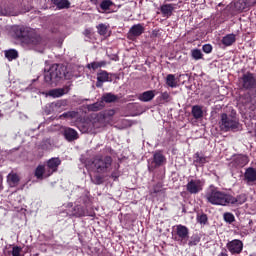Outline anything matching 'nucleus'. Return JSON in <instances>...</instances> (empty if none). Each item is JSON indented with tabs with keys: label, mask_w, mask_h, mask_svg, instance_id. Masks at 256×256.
I'll return each mask as SVG.
<instances>
[{
	"label": "nucleus",
	"mask_w": 256,
	"mask_h": 256,
	"mask_svg": "<svg viewBox=\"0 0 256 256\" xmlns=\"http://www.w3.org/2000/svg\"><path fill=\"white\" fill-rule=\"evenodd\" d=\"M205 199L211 205L227 207L229 205V193L219 190L214 185H210L205 191Z\"/></svg>",
	"instance_id": "obj_2"
},
{
	"label": "nucleus",
	"mask_w": 256,
	"mask_h": 256,
	"mask_svg": "<svg viewBox=\"0 0 256 256\" xmlns=\"http://www.w3.org/2000/svg\"><path fill=\"white\" fill-rule=\"evenodd\" d=\"M226 249L232 255H241V253H243V241L239 239L228 241L226 244Z\"/></svg>",
	"instance_id": "obj_9"
},
{
	"label": "nucleus",
	"mask_w": 256,
	"mask_h": 256,
	"mask_svg": "<svg viewBox=\"0 0 256 256\" xmlns=\"http://www.w3.org/2000/svg\"><path fill=\"white\" fill-rule=\"evenodd\" d=\"M197 221L200 223V225H207V214H201L197 216Z\"/></svg>",
	"instance_id": "obj_36"
},
{
	"label": "nucleus",
	"mask_w": 256,
	"mask_h": 256,
	"mask_svg": "<svg viewBox=\"0 0 256 256\" xmlns=\"http://www.w3.org/2000/svg\"><path fill=\"white\" fill-rule=\"evenodd\" d=\"M170 98H171V95H169L168 92H163L161 94V99H163V101H169Z\"/></svg>",
	"instance_id": "obj_44"
},
{
	"label": "nucleus",
	"mask_w": 256,
	"mask_h": 256,
	"mask_svg": "<svg viewBox=\"0 0 256 256\" xmlns=\"http://www.w3.org/2000/svg\"><path fill=\"white\" fill-rule=\"evenodd\" d=\"M5 57L8 61H13L19 57V52L15 49H10L5 51Z\"/></svg>",
	"instance_id": "obj_29"
},
{
	"label": "nucleus",
	"mask_w": 256,
	"mask_h": 256,
	"mask_svg": "<svg viewBox=\"0 0 256 256\" xmlns=\"http://www.w3.org/2000/svg\"><path fill=\"white\" fill-rule=\"evenodd\" d=\"M111 80L110 74L105 71L101 70L100 72L97 73V82H96V87L101 88L103 87V83H107Z\"/></svg>",
	"instance_id": "obj_12"
},
{
	"label": "nucleus",
	"mask_w": 256,
	"mask_h": 256,
	"mask_svg": "<svg viewBox=\"0 0 256 256\" xmlns=\"http://www.w3.org/2000/svg\"><path fill=\"white\" fill-rule=\"evenodd\" d=\"M144 31H145V28L143 27V25L136 24L130 28L129 34L132 37H139L140 35H143Z\"/></svg>",
	"instance_id": "obj_18"
},
{
	"label": "nucleus",
	"mask_w": 256,
	"mask_h": 256,
	"mask_svg": "<svg viewBox=\"0 0 256 256\" xmlns=\"http://www.w3.org/2000/svg\"><path fill=\"white\" fill-rule=\"evenodd\" d=\"M177 8V4H163L160 6V11L163 17H171L173 15V11Z\"/></svg>",
	"instance_id": "obj_17"
},
{
	"label": "nucleus",
	"mask_w": 256,
	"mask_h": 256,
	"mask_svg": "<svg viewBox=\"0 0 256 256\" xmlns=\"http://www.w3.org/2000/svg\"><path fill=\"white\" fill-rule=\"evenodd\" d=\"M48 95H49L50 97H54V98L63 97V95H65V89H63V88H57V89L50 90V91L48 92Z\"/></svg>",
	"instance_id": "obj_31"
},
{
	"label": "nucleus",
	"mask_w": 256,
	"mask_h": 256,
	"mask_svg": "<svg viewBox=\"0 0 256 256\" xmlns=\"http://www.w3.org/2000/svg\"><path fill=\"white\" fill-rule=\"evenodd\" d=\"M3 189V176L0 174V191Z\"/></svg>",
	"instance_id": "obj_50"
},
{
	"label": "nucleus",
	"mask_w": 256,
	"mask_h": 256,
	"mask_svg": "<svg viewBox=\"0 0 256 256\" xmlns=\"http://www.w3.org/2000/svg\"><path fill=\"white\" fill-rule=\"evenodd\" d=\"M58 9H69L71 5L68 0H51Z\"/></svg>",
	"instance_id": "obj_28"
},
{
	"label": "nucleus",
	"mask_w": 256,
	"mask_h": 256,
	"mask_svg": "<svg viewBox=\"0 0 256 256\" xmlns=\"http://www.w3.org/2000/svg\"><path fill=\"white\" fill-rule=\"evenodd\" d=\"M250 1V3H252V5H255V3H256V0H249Z\"/></svg>",
	"instance_id": "obj_52"
},
{
	"label": "nucleus",
	"mask_w": 256,
	"mask_h": 256,
	"mask_svg": "<svg viewBox=\"0 0 256 256\" xmlns=\"http://www.w3.org/2000/svg\"><path fill=\"white\" fill-rule=\"evenodd\" d=\"M240 85L242 89H246V91L256 89V74L250 72L243 74L240 78Z\"/></svg>",
	"instance_id": "obj_7"
},
{
	"label": "nucleus",
	"mask_w": 256,
	"mask_h": 256,
	"mask_svg": "<svg viewBox=\"0 0 256 256\" xmlns=\"http://www.w3.org/2000/svg\"><path fill=\"white\" fill-rule=\"evenodd\" d=\"M80 131H81L82 133H87V131H89V128H87V127H82V128H80Z\"/></svg>",
	"instance_id": "obj_51"
},
{
	"label": "nucleus",
	"mask_w": 256,
	"mask_h": 256,
	"mask_svg": "<svg viewBox=\"0 0 256 256\" xmlns=\"http://www.w3.org/2000/svg\"><path fill=\"white\" fill-rule=\"evenodd\" d=\"M173 239L178 245H187V241H189V228L181 224L176 225L174 227Z\"/></svg>",
	"instance_id": "obj_6"
},
{
	"label": "nucleus",
	"mask_w": 256,
	"mask_h": 256,
	"mask_svg": "<svg viewBox=\"0 0 256 256\" xmlns=\"http://www.w3.org/2000/svg\"><path fill=\"white\" fill-rule=\"evenodd\" d=\"M119 97L113 93H106L102 96V101L104 103H115Z\"/></svg>",
	"instance_id": "obj_27"
},
{
	"label": "nucleus",
	"mask_w": 256,
	"mask_h": 256,
	"mask_svg": "<svg viewBox=\"0 0 256 256\" xmlns=\"http://www.w3.org/2000/svg\"><path fill=\"white\" fill-rule=\"evenodd\" d=\"M197 243H199V239L189 241L188 245H189V247H193V246L197 245Z\"/></svg>",
	"instance_id": "obj_47"
},
{
	"label": "nucleus",
	"mask_w": 256,
	"mask_h": 256,
	"mask_svg": "<svg viewBox=\"0 0 256 256\" xmlns=\"http://www.w3.org/2000/svg\"><path fill=\"white\" fill-rule=\"evenodd\" d=\"M247 201V194H240L237 197L229 194L228 205H243Z\"/></svg>",
	"instance_id": "obj_14"
},
{
	"label": "nucleus",
	"mask_w": 256,
	"mask_h": 256,
	"mask_svg": "<svg viewBox=\"0 0 256 256\" xmlns=\"http://www.w3.org/2000/svg\"><path fill=\"white\" fill-rule=\"evenodd\" d=\"M244 181H246L247 185H251V183H255V181H256V169L255 168L249 167L245 170Z\"/></svg>",
	"instance_id": "obj_15"
},
{
	"label": "nucleus",
	"mask_w": 256,
	"mask_h": 256,
	"mask_svg": "<svg viewBox=\"0 0 256 256\" xmlns=\"http://www.w3.org/2000/svg\"><path fill=\"white\" fill-rule=\"evenodd\" d=\"M191 57L194 59V61H199L203 59V52H201L200 49L195 48L191 50Z\"/></svg>",
	"instance_id": "obj_32"
},
{
	"label": "nucleus",
	"mask_w": 256,
	"mask_h": 256,
	"mask_svg": "<svg viewBox=\"0 0 256 256\" xmlns=\"http://www.w3.org/2000/svg\"><path fill=\"white\" fill-rule=\"evenodd\" d=\"M88 69H93V71H96V69H99V63L98 62H91L87 65Z\"/></svg>",
	"instance_id": "obj_43"
},
{
	"label": "nucleus",
	"mask_w": 256,
	"mask_h": 256,
	"mask_svg": "<svg viewBox=\"0 0 256 256\" xmlns=\"http://www.w3.org/2000/svg\"><path fill=\"white\" fill-rule=\"evenodd\" d=\"M235 41H237V36H235V34H228L222 38V43L225 47H231Z\"/></svg>",
	"instance_id": "obj_22"
},
{
	"label": "nucleus",
	"mask_w": 256,
	"mask_h": 256,
	"mask_svg": "<svg viewBox=\"0 0 256 256\" xmlns=\"http://www.w3.org/2000/svg\"><path fill=\"white\" fill-rule=\"evenodd\" d=\"M0 15H3L5 17H13L16 15V13L11 7H0Z\"/></svg>",
	"instance_id": "obj_30"
},
{
	"label": "nucleus",
	"mask_w": 256,
	"mask_h": 256,
	"mask_svg": "<svg viewBox=\"0 0 256 256\" xmlns=\"http://www.w3.org/2000/svg\"><path fill=\"white\" fill-rule=\"evenodd\" d=\"M63 136L65 137L66 141L69 142L79 139V133H77L75 129L69 127L64 128Z\"/></svg>",
	"instance_id": "obj_16"
},
{
	"label": "nucleus",
	"mask_w": 256,
	"mask_h": 256,
	"mask_svg": "<svg viewBox=\"0 0 256 256\" xmlns=\"http://www.w3.org/2000/svg\"><path fill=\"white\" fill-rule=\"evenodd\" d=\"M91 29H86L83 32V35H85V37H87L88 39H91Z\"/></svg>",
	"instance_id": "obj_46"
},
{
	"label": "nucleus",
	"mask_w": 256,
	"mask_h": 256,
	"mask_svg": "<svg viewBox=\"0 0 256 256\" xmlns=\"http://www.w3.org/2000/svg\"><path fill=\"white\" fill-rule=\"evenodd\" d=\"M21 251H23V249L19 246H14L12 248V256H21Z\"/></svg>",
	"instance_id": "obj_40"
},
{
	"label": "nucleus",
	"mask_w": 256,
	"mask_h": 256,
	"mask_svg": "<svg viewBox=\"0 0 256 256\" xmlns=\"http://www.w3.org/2000/svg\"><path fill=\"white\" fill-rule=\"evenodd\" d=\"M98 65H99V69H100V67H105V65H107V62L106 61H100V62H98Z\"/></svg>",
	"instance_id": "obj_49"
},
{
	"label": "nucleus",
	"mask_w": 256,
	"mask_h": 256,
	"mask_svg": "<svg viewBox=\"0 0 256 256\" xmlns=\"http://www.w3.org/2000/svg\"><path fill=\"white\" fill-rule=\"evenodd\" d=\"M35 177H37L38 179H43V177H51V176L47 175L46 166L39 165L35 170Z\"/></svg>",
	"instance_id": "obj_23"
},
{
	"label": "nucleus",
	"mask_w": 256,
	"mask_h": 256,
	"mask_svg": "<svg viewBox=\"0 0 256 256\" xmlns=\"http://www.w3.org/2000/svg\"><path fill=\"white\" fill-rule=\"evenodd\" d=\"M157 193H161V186L159 185L153 187V189L150 191V195H157Z\"/></svg>",
	"instance_id": "obj_42"
},
{
	"label": "nucleus",
	"mask_w": 256,
	"mask_h": 256,
	"mask_svg": "<svg viewBox=\"0 0 256 256\" xmlns=\"http://www.w3.org/2000/svg\"><path fill=\"white\" fill-rule=\"evenodd\" d=\"M96 173L99 175H105V173H111L113 169V158L111 156H95L92 161Z\"/></svg>",
	"instance_id": "obj_3"
},
{
	"label": "nucleus",
	"mask_w": 256,
	"mask_h": 256,
	"mask_svg": "<svg viewBox=\"0 0 256 256\" xmlns=\"http://www.w3.org/2000/svg\"><path fill=\"white\" fill-rule=\"evenodd\" d=\"M224 221H226V223H234L235 222V215H233L232 213H224Z\"/></svg>",
	"instance_id": "obj_35"
},
{
	"label": "nucleus",
	"mask_w": 256,
	"mask_h": 256,
	"mask_svg": "<svg viewBox=\"0 0 256 256\" xmlns=\"http://www.w3.org/2000/svg\"><path fill=\"white\" fill-rule=\"evenodd\" d=\"M112 6H113V2L111 0H104L100 4V8L103 11H109V9H111Z\"/></svg>",
	"instance_id": "obj_34"
},
{
	"label": "nucleus",
	"mask_w": 256,
	"mask_h": 256,
	"mask_svg": "<svg viewBox=\"0 0 256 256\" xmlns=\"http://www.w3.org/2000/svg\"><path fill=\"white\" fill-rule=\"evenodd\" d=\"M104 105L103 102H96L94 104L88 105V111H101Z\"/></svg>",
	"instance_id": "obj_33"
},
{
	"label": "nucleus",
	"mask_w": 256,
	"mask_h": 256,
	"mask_svg": "<svg viewBox=\"0 0 256 256\" xmlns=\"http://www.w3.org/2000/svg\"><path fill=\"white\" fill-rule=\"evenodd\" d=\"M92 182L95 184V185H102L103 183V177L101 175H96L92 178Z\"/></svg>",
	"instance_id": "obj_39"
},
{
	"label": "nucleus",
	"mask_w": 256,
	"mask_h": 256,
	"mask_svg": "<svg viewBox=\"0 0 256 256\" xmlns=\"http://www.w3.org/2000/svg\"><path fill=\"white\" fill-rule=\"evenodd\" d=\"M111 178L114 179V181H117V179L119 178V174H117V172H112Z\"/></svg>",
	"instance_id": "obj_48"
},
{
	"label": "nucleus",
	"mask_w": 256,
	"mask_h": 256,
	"mask_svg": "<svg viewBox=\"0 0 256 256\" xmlns=\"http://www.w3.org/2000/svg\"><path fill=\"white\" fill-rule=\"evenodd\" d=\"M72 215L73 217H85L87 215V209L83 206H75Z\"/></svg>",
	"instance_id": "obj_25"
},
{
	"label": "nucleus",
	"mask_w": 256,
	"mask_h": 256,
	"mask_svg": "<svg viewBox=\"0 0 256 256\" xmlns=\"http://www.w3.org/2000/svg\"><path fill=\"white\" fill-rule=\"evenodd\" d=\"M7 183L11 187H17V185H19V175H17L16 173L8 174V176H7Z\"/></svg>",
	"instance_id": "obj_24"
},
{
	"label": "nucleus",
	"mask_w": 256,
	"mask_h": 256,
	"mask_svg": "<svg viewBox=\"0 0 256 256\" xmlns=\"http://www.w3.org/2000/svg\"><path fill=\"white\" fill-rule=\"evenodd\" d=\"M166 85L168 87H171L172 89H175V87H177L178 81L174 74H168L166 76Z\"/></svg>",
	"instance_id": "obj_26"
},
{
	"label": "nucleus",
	"mask_w": 256,
	"mask_h": 256,
	"mask_svg": "<svg viewBox=\"0 0 256 256\" xmlns=\"http://www.w3.org/2000/svg\"><path fill=\"white\" fill-rule=\"evenodd\" d=\"M153 159L156 167H161V165H164V163L167 161L161 151H156L153 155Z\"/></svg>",
	"instance_id": "obj_19"
},
{
	"label": "nucleus",
	"mask_w": 256,
	"mask_h": 256,
	"mask_svg": "<svg viewBox=\"0 0 256 256\" xmlns=\"http://www.w3.org/2000/svg\"><path fill=\"white\" fill-rule=\"evenodd\" d=\"M202 51H204V53H211V51H213V46H211V44H205L202 47Z\"/></svg>",
	"instance_id": "obj_41"
},
{
	"label": "nucleus",
	"mask_w": 256,
	"mask_h": 256,
	"mask_svg": "<svg viewBox=\"0 0 256 256\" xmlns=\"http://www.w3.org/2000/svg\"><path fill=\"white\" fill-rule=\"evenodd\" d=\"M61 117H64L65 119H75V117H77V112L75 111L65 112L61 115Z\"/></svg>",
	"instance_id": "obj_37"
},
{
	"label": "nucleus",
	"mask_w": 256,
	"mask_h": 256,
	"mask_svg": "<svg viewBox=\"0 0 256 256\" xmlns=\"http://www.w3.org/2000/svg\"><path fill=\"white\" fill-rule=\"evenodd\" d=\"M59 165H61V159L59 158H51L47 161L46 164V175H52L56 173V171L59 169Z\"/></svg>",
	"instance_id": "obj_11"
},
{
	"label": "nucleus",
	"mask_w": 256,
	"mask_h": 256,
	"mask_svg": "<svg viewBox=\"0 0 256 256\" xmlns=\"http://www.w3.org/2000/svg\"><path fill=\"white\" fill-rule=\"evenodd\" d=\"M65 75V67L59 64H53L48 71L44 73V81L46 83H57Z\"/></svg>",
	"instance_id": "obj_4"
},
{
	"label": "nucleus",
	"mask_w": 256,
	"mask_h": 256,
	"mask_svg": "<svg viewBox=\"0 0 256 256\" xmlns=\"http://www.w3.org/2000/svg\"><path fill=\"white\" fill-rule=\"evenodd\" d=\"M99 35H107V26L105 24H99L97 26Z\"/></svg>",
	"instance_id": "obj_38"
},
{
	"label": "nucleus",
	"mask_w": 256,
	"mask_h": 256,
	"mask_svg": "<svg viewBox=\"0 0 256 256\" xmlns=\"http://www.w3.org/2000/svg\"><path fill=\"white\" fill-rule=\"evenodd\" d=\"M170 1H175V0H170Z\"/></svg>",
	"instance_id": "obj_53"
},
{
	"label": "nucleus",
	"mask_w": 256,
	"mask_h": 256,
	"mask_svg": "<svg viewBox=\"0 0 256 256\" xmlns=\"http://www.w3.org/2000/svg\"><path fill=\"white\" fill-rule=\"evenodd\" d=\"M204 185L205 182L203 180L191 179L186 185V191L191 195H197V193H201V191H203Z\"/></svg>",
	"instance_id": "obj_8"
},
{
	"label": "nucleus",
	"mask_w": 256,
	"mask_h": 256,
	"mask_svg": "<svg viewBox=\"0 0 256 256\" xmlns=\"http://www.w3.org/2000/svg\"><path fill=\"white\" fill-rule=\"evenodd\" d=\"M12 31L16 39H20L22 45H26L30 49L41 45V36L37 34L35 29L24 26H14Z\"/></svg>",
	"instance_id": "obj_1"
},
{
	"label": "nucleus",
	"mask_w": 256,
	"mask_h": 256,
	"mask_svg": "<svg viewBox=\"0 0 256 256\" xmlns=\"http://www.w3.org/2000/svg\"><path fill=\"white\" fill-rule=\"evenodd\" d=\"M155 99V91L154 90H148L139 96V100L143 101L144 103H148V101H153Z\"/></svg>",
	"instance_id": "obj_20"
},
{
	"label": "nucleus",
	"mask_w": 256,
	"mask_h": 256,
	"mask_svg": "<svg viewBox=\"0 0 256 256\" xmlns=\"http://www.w3.org/2000/svg\"><path fill=\"white\" fill-rule=\"evenodd\" d=\"M113 115H115L114 109H110V110L106 111V113H105V117H113Z\"/></svg>",
	"instance_id": "obj_45"
},
{
	"label": "nucleus",
	"mask_w": 256,
	"mask_h": 256,
	"mask_svg": "<svg viewBox=\"0 0 256 256\" xmlns=\"http://www.w3.org/2000/svg\"><path fill=\"white\" fill-rule=\"evenodd\" d=\"M221 131H235L239 129V120L233 115L221 114V120L219 122Z\"/></svg>",
	"instance_id": "obj_5"
},
{
	"label": "nucleus",
	"mask_w": 256,
	"mask_h": 256,
	"mask_svg": "<svg viewBox=\"0 0 256 256\" xmlns=\"http://www.w3.org/2000/svg\"><path fill=\"white\" fill-rule=\"evenodd\" d=\"M192 116L194 119H203V107L200 105L192 106L191 110Z\"/></svg>",
	"instance_id": "obj_21"
},
{
	"label": "nucleus",
	"mask_w": 256,
	"mask_h": 256,
	"mask_svg": "<svg viewBox=\"0 0 256 256\" xmlns=\"http://www.w3.org/2000/svg\"><path fill=\"white\" fill-rule=\"evenodd\" d=\"M232 167L243 168L245 165H249V156L245 154H236L231 161Z\"/></svg>",
	"instance_id": "obj_10"
},
{
	"label": "nucleus",
	"mask_w": 256,
	"mask_h": 256,
	"mask_svg": "<svg viewBox=\"0 0 256 256\" xmlns=\"http://www.w3.org/2000/svg\"><path fill=\"white\" fill-rule=\"evenodd\" d=\"M209 156H204L203 153L196 152L194 154V165L195 167H204L205 164L209 163Z\"/></svg>",
	"instance_id": "obj_13"
}]
</instances>
